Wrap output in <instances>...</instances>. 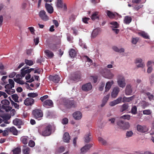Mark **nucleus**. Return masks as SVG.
Masks as SVG:
<instances>
[{
    "label": "nucleus",
    "mask_w": 154,
    "mask_h": 154,
    "mask_svg": "<svg viewBox=\"0 0 154 154\" xmlns=\"http://www.w3.org/2000/svg\"><path fill=\"white\" fill-rule=\"evenodd\" d=\"M117 124L120 129L123 130L128 129L130 127V125L128 122L121 120L117 121Z\"/></svg>",
    "instance_id": "nucleus-1"
},
{
    "label": "nucleus",
    "mask_w": 154,
    "mask_h": 154,
    "mask_svg": "<svg viewBox=\"0 0 154 154\" xmlns=\"http://www.w3.org/2000/svg\"><path fill=\"white\" fill-rule=\"evenodd\" d=\"M32 114L34 117L38 120H41L43 116L42 111L39 109H35L33 110Z\"/></svg>",
    "instance_id": "nucleus-2"
},
{
    "label": "nucleus",
    "mask_w": 154,
    "mask_h": 154,
    "mask_svg": "<svg viewBox=\"0 0 154 154\" xmlns=\"http://www.w3.org/2000/svg\"><path fill=\"white\" fill-rule=\"evenodd\" d=\"M101 73L103 76L108 79H112L114 76V75L110 72V70L107 69H102Z\"/></svg>",
    "instance_id": "nucleus-3"
},
{
    "label": "nucleus",
    "mask_w": 154,
    "mask_h": 154,
    "mask_svg": "<svg viewBox=\"0 0 154 154\" xmlns=\"http://www.w3.org/2000/svg\"><path fill=\"white\" fill-rule=\"evenodd\" d=\"M1 103L2 104V108L4 109L6 112H8L12 109V107L9 106L10 102L6 99L2 101Z\"/></svg>",
    "instance_id": "nucleus-4"
},
{
    "label": "nucleus",
    "mask_w": 154,
    "mask_h": 154,
    "mask_svg": "<svg viewBox=\"0 0 154 154\" xmlns=\"http://www.w3.org/2000/svg\"><path fill=\"white\" fill-rule=\"evenodd\" d=\"M52 126L50 125H47L42 131V135L44 136L50 135L51 133Z\"/></svg>",
    "instance_id": "nucleus-5"
},
{
    "label": "nucleus",
    "mask_w": 154,
    "mask_h": 154,
    "mask_svg": "<svg viewBox=\"0 0 154 154\" xmlns=\"http://www.w3.org/2000/svg\"><path fill=\"white\" fill-rule=\"evenodd\" d=\"M63 103L68 108H70L72 107H75L76 106V103L73 100H64Z\"/></svg>",
    "instance_id": "nucleus-6"
},
{
    "label": "nucleus",
    "mask_w": 154,
    "mask_h": 154,
    "mask_svg": "<svg viewBox=\"0 0 154 154\" xmlns=\"http://www.w3.org/2000/svg\"><path fill=\"white\" fill-rule=\"evenodd\" d=\"M118 83L119 85L121 87L124 88L126 85L125 79L124 77L122 75H119L118 78Z\"/></svg>",
    "instance_id": "nucleus-7"
},
{
    "label": "nucleus",
    "mask_w": 154,
    "mask_h": 154,
    "mask_svg": "<svg viewBox=\"0 0 154 154\" xmlns=\"http://www.w3.org/2000/svg\"><path fill=\"white\" fill-rule=\"evenodd\" d=\"M29 68L28 66H27L26 68L24 67L21 69V74L22 77H24L26 74H28L31 71H34V69H28Z\"/></svg>",
    "instance_id": "nucleus-8"
},
{
    "label": "nucleus",
    "mask_w": 154,
    "mask_h": 154,
    "mask_svg": "<svg viewBox=\"0 0 154 154\" xmlns=\"http://www.w3.org/2000/svg\"><path fill=\"white\" fill-rule=\"evenodd\" d=\"M137 129L138 131L142 133L146 132L149 130L148 128L146 126H142L139 125L137 126Z\"/></svg>",
    "instance_id": "nucleus-9"
},
{
    "label": "nucleus",
    "mask_w": 154,
    "mask_h": 154,
    "mask_svg": "<svg viewBox=\"0 0 154 154\" xmlns=\"http://www.w3.org/2000/svg\"><path fill=\"white\" fill-rule=\"evenodd\" d=\"M39 15L40 18L44 21H47L49 19L48 17L46 14V12L44 10L40 11L39 13Z\"/></svg>",
    "instance_id": "nucleus-10"
},
{
    "label": "nucleus",
    "mask_w": 154,
    "mask_h": 154,
    "mask_svg": "<svg viewBox=\"0 0 154 154\" xmlns=\"http://www.w3.org/2000/svg\"><path fill=\"white\" fill-rule=\"evenodd\" d=\"M92 88V85L91 83L89 82L83 85L82 87V90L85 91H89Z\"/></svg>",
    "instance_id": "nucleus-11"
},
{
    "label": "nucleus",
    "mask_w": 154,
    "mask_h": 154,
    "mask_svg": "<svg viewBox=\"0 0 154 154\" xmlns=\"http://www.w3.org/2000/svg\"><path fill=\"white\" fill-rule=\"evenodd\" d=\"M49 79L55 83H58L60 81V78L58 75H50L49 77Z\"/></svg>",
    "instance_id": "nucleus-12"
},
{
    "label": "nucleus",
    "mask_w": 154,
    "mask_h": 154,
    "mask_svg": "<svg viewBox=\"0 0 154 154\" xmlns=\"http://www.w3.org/2000/svg\"><path fill=\"white\" fill-rule=\"evenodd\" d=\"M72 116L75 119L79 120L82 117V114L80 112L78 111L73 113Z\"/></svg>",
    "instance_id": "nucleus-13"
},
{
    "label": "nucleus",
    "mask_w": 154,
    "mask_h": 154,
    "mask_svg": "<svg viewBox=\"0 0 154 154\" xmlns=\"http://www.w3.org/2000/svg\"><path fill=\"white\" fill-rule=\"evenodd\" d=\"M92 144H88L82 147L81 149V152L83 154L85 153L92 146Z\"/></svg>",
    "instance_id": "nucleus-14"
},
{
    "label": "nucleus",
    "mask_w": 154,
    "mask_h": 154,
    "mask_svg": "<svg viewBox=\"0 0 154 154\" xmlns=\"http://www.w3.org/2000/svg\"><path fill=\"white\" fill-rule=\"evenodd\" d=\"M122 97H120L116 100L110 102L109 103V105L111 106H114L115 105L120 103L122 101Z\"/></svg>",
    "instance_id": "nucleus-15"
},
{
    "label": "nucleus",
    "mask_w": 154,
    "mask_h": 154,
    "mask_svg": "<svg viewBox=\"0 0 154 154\" xmlns=\"http://www.w3.org/2000/svg\"><path fill=\"white\" fill-rule=\"evenodd\" d=\"M81 78V75L80 72H77L75 73L71 77V79L74 81H78Z\"/></svg>",
    "instance_id": "nucleus-16"
},
{
    "label": "nucleus",
    "mask_w": 154,
    "mask_h": 154,
    "mask_svg": "<svg viewBox=\"0 0 154 154\" xmlns=\"http://www.w3.org/2000/svg\"><path fill=\"white\" fill-rule=\"evenodd\" d=\"M31 97H28L24 100V103L25 105H31L34 103V100Z\"/></svg>",
    "instance_id": "nucleus-17"
},
{
    "label": "nucleus",
    "mask_w": 154,
    "mask_h": 154,
    "mask_svg": "<svg viewBox=\"0 0 154 154\" xmlns=\"http://www.w3.org/2000/svg\"><path fill=\"white\" fill-rule=\"evenodd\" d=\"M43 106L46 107L48 106L52 107L53 106V103L52 101L50 100H45L43 103Z\"/></svg>",
    "instance_id": "nucleus-18"
},
{
    "label": "nucleus",
    "mask_w": 154,
    "mask_h": 154,
    "mask_svg": "<svg viewBox=\"0 0 154 154\" xmlns=\"http://www.w3.org/2000/svg\"><path fill=\"white\" fill-rule=\"evenodd\" d=\"M107 16L110 19H113L116 18V16H118V14L117 13H113L109 11H107Z\"/></svg>",
    "instance_id": "nucleus-19"
},
{
    "label": "nucleus",
    "mask_w": 154,
    "mask_h": 154,
    "mask_svg": "<svg viewBox=\"0 0 154 154\" xmlns=\"http://www.w3.org/2000/svg\"><path fill=\"white\" fill-rule=\"evenodd\" d=\"M45 7L48 13L51 14L53 12V7L50 5L46 3L45 4Z\"/></svg>",
    "instance_id": "nucleus-20"
},
{
    "label": "nucleus",
    "mask_w": 154,
    "mask_h": 154,
    "mask_svg": "<svg viewBox=\"0 0 154 154\" xmlns=\"http://www.w3.org/2000/svg\"><path fill=\"white\" fill-rule=\"evenodd\" d=\"M132 92L131 86L130 85H127L126 87L125 93L126 95H130Z\"/></svg>",
    "instance_id": "nucleus-21"
},
{
    "label": "nucleus",
    "mask_w": 154,
    "mask_h": 154,
    "mask_svg": "<svg viewBox=\"0 0 154 154\" xmlns=\"http://www.w3.org/2000/svg\"><path fill=\"white\" fill-rule=\"evenodd\" d=\"M119 91V88L118 87H114L112 92V96H117Z\"/></svg>",
    "instance_id": "nucleus-22"
},
{
    "label": "nucleus",
    "mask_w": 154,
    "mask_h": 154,
    "mask_svg": "<svg viewBox=\"0 0 154 154\" xmlns=\"http://www.w3.org/2000/svg\"><path fill=\"white\" fill-rule=\"evenodd\" d=\"M114 82L113 81H108L107 82L106 85L105 87V92H107L109 91L111 88L112 85L113 84Z\"/></svg>",
    "instance_id": "nucleus-23"
},
{
    "label": "nucleus",
    "mask_w": 154,
    "mask_h": 154,
    "mask_svg": "<svg viewBox=\"0 0 154 154\" xmlns=\"http://www.w3.org/2000/svg\"><path fill=\"white\" fill-rule=\"evenodd\" d=\"M13 124L14 125L17 126H19L18 128H20V126L22 124V121L20 119L16 118L13 121Z\"/></svg>",
    "instance_id": "nucleus-24"
},
{
    "label": "nucleus",
    "mask_w": 154,
    "mask_h": 154,
    "mask_svg": "<svg viewBox=\"0 0 154 154\" xmlns=\"http://www.w3.org/2000/svg\"><path fill=\"white\" fill-rule=\"evenodd\" d=\"M9 132L12 133L14 135H17V131L15 127L14 126L7 128Z\"/></svg>",
    "instance_id": "nucleus-25"
},
{
    "label": "nucleus",
    "mask_w": 154,
    "mask_h": 154,
    "mask_svg": "<svg viewBox=\"0 0 154 154\" xmlns=\"http://www.w3.org/2000/svg\"><path fill=\"white\" fill-rule=\"evenodd\" d=\"M10 117L6 115L4 116L3 117V119L6 120L4 122V123L1 124L0 126L2 127H5L6 126V124H9V122L7 120L10 119Z\"/></svg>",
    "instance_id": "nucleus-26"
},
{
    "label": "nucleus",
    "mask_w": 154,
    "mask_h": 154,
    "mask_svg": "<svg viewBox=\"0 0 154 154\" xmlns=\"http://www.w3.org/2000/svg\"><path fill=\"white\" fill-rule=\"evenodd\" d=\"M46 55L48 57L51 58L53 57L54 54L53 53L48 50H46L44 51Z\"/></svg>",
    "instance_id": "nucleus-27"
},
{
    "label": "nucleus",
    "mask_w": 154,
    "mask_h": 154,
    "mask_svg": "<svg viewBox=\"0 0 154 154\" xmlns=\"http://www.w3.org/2000/svg\"><path fill=\"white\" fill-rule=\"evenodd\" d=\"M98 14V12L96 11L94 12L91 16V19L93 20H95L96 19H99V17Z\"/></svg>",
    "instance_id": "nucleus-28"
},
{
    "label": "nucleus",
    "mask_w": 154,
    "mask_h": 154,
    "mask_svg": "<svg viewBox=\"0 0 154 154\" xmlns=\"http://www.w3.org/2000/svg\"><path fill=\"white\" fill-rule=\"evenodd\" d=\"M63 140L65 142H69L70 140V137L69 133L66 132L63 135Z\"/></svg>",
    "instance_id": "nucleus-29"
},
{
    "label": "nucleus",
    "mask_w": 154,
    "mask_h": 154,
    "mask_svg": "<svg viewBox=\"0 0 154 154\" xmlns=\"http://www.w3.org/2000/svg\"><path fill=\"white\" fill-rule=\"evenodd\" d=\"M69 55L71 57L74 58L76 55V52L73 49H70L69 51Z\"/></svg>",
    "instance_id": "nucleus-30"
},
{
    "label": "nucleus",
    "mask_w": 154,
    "mask_h": 154,
    "mask_svg": "<svg viewBox=\"0 0 154 154\" xmlns=\"http://www.w3.org/2000/svg\"><path fill=\"white\" fill-rule=\"evenodd\" d=\"M132 18L130 17L126 16L124 18V22L126 24H129L131 21Z\"/></svg>",
    "instance_id": "nucleus-31"
},
{
    "label": "nucleus",
    "mask_w": 154,
    "mask_h": 154,
    "mask_svg": "<svg viewBox=\"0 0 154 154\" xmlns=\"http://www.w3.org/2000/svg\"><path fill=\"white\" fill-rule=\"evenodd\" d=\"M113 49L116 52H119L120 53L124 52L125 51L124 49L121 48L119 49L117 47L114 46L112 47Z\"/></svg>",
    "instance_id": "nucleus-32"
},
{
    "label": "nucleus",
    "mask_w": 154,
    "mask_h": 154,
    "mask_svg": "<svg viewBox=\"0 0 154 154\" xmlns=\"http://www.w3.org/2000/svg\"><path fill=\"white\" fill-rule=\"evenodd\" d=\"M110 24L112 25L111 26L112 29V28H119V25L116 22H112L109 23Z\"/></svg>",
    "instance_id": "nucleus-33"
},
{
    "label": "nucleus",
    "mask_w": 154,
    "mask_h": 154,
    "mask_svg": "<svg viewBox=\"0 0 154 154\" xmlns=\"http://www.w3.org/2000/svg\"><path fill=\"white\" fill-rule=\"evenodd\" d=\"M109 97H104L103 98L102 101V103L100 105L101 107H103L105 105Z\"/></svg>",
    "instance_id": "nucleus-34"
},
{
    "label": "nucleus",
    "mask_w": 154,
    "mask_h": 154,
    "mask_svg": "<svg viewBox=\"0 0 154 154\" xmlns=\"http://www.w3.org/2000/svg\"><path fill=\"white\" fill-rule=\"evenodd\" d=\"M28 137L26 136H23L22 137L20 138L21 141L24 144H26L28 143Z\"/></svg>",
    "instance_id": "nucleus-35"
},
{
    "label": "nucleus",
    "mask_w": 154,
    "mask_h": 154,
    "mask_svg": "<svg viewBox=\"0 0 154 154\" xmlns=\"http://www.w3.org/2000/svg\"><path fill=\"white\" fill-rule=\"evenodd\" d=\"M140 35L142 37L146 39H149V37L147 34L144 32H140Z\"/></svg>",
    "instance_id": "nucleus-36"
},
{
    "label": "nucleus",
    "mask_w": 154,
    "mask_h": 154,
    "mask_svg": "<svg viewBox=\"0 0 154 154\" xmlns=\"http://www.w3.org/2000/svg\"><path fill=\"white\" fill-rule=\"evenodd\" d=\"M21 149L20 147H17L12 150L13 154H19L21 152Z\"/></svg>",
    "instance_id": "nucleus-37"
},
{
    "label": "nucleus",
    "mask_w": 154,
    "mask_h": 154,
    "mask_svg": "<svg viewBox=\"0 0 154 154\" xmlns=\"http://www.w3.org/2000/svg\"><path fill=\"white\" fill-rule=\"evenodd\" d=\"M58 44H53L51 45L50 46V48L53 51H56L57 49H58V46H57Z\"/></svg>",
    "instance_id": "nucleus-38"
},
{
    "label": "nucleus",
    "mask_w": 154,
    "mask_h": 154,
    "mask_svg": "<svg viewBox=\"0 0 154 154\" xmlns=\"http://www.w3.org/2000/svg\"><path fill=\"white\" fill-rule=\"evenodd\" d=\"M14 80L15 81V82L18 83L19 84L23 85L24 84V82L22 80H20V79L19 78H14Z\"/></svg>",
    "instance_id": "nucleus-39"
},
{
    "label": "nucleus",
    "mask_w": 154,
    "mask_h": 154,
    "mask_svg": "<svg viewBox=\"0 0 154 154\" xmlns=\"http://www.w3.org/2000/svg\"><path fill=\"white\" fill-rule=\"evenodd\" d=\"M25 63L29 66H31L33 65L34 63L33 62L32 60H29L27 59H25Z\"/></svg>",
    "instance_id": "nucleus-40"
},
{
    "label": "nucleus",
    "mask_w": 154,
    "mask_h": 154,
    "mask_svg": "<svg viewBox=\"0 0 154 154\" xmlns=\"http://www.w3.org/2000/svg\"><path fill=\"white\" fill-rule=\"evenodd\" d=\"M91 136L90 133H89L87 134L85 137V141L86 143H88L89 142L91 138L89 137V136Z\"/></svg>",
    "instance_id": "nucleus-41"
},
{
    "label": "nucleus",
    "mask_w": 154,
    "mask_h": 154,
    "mask_svg": "<svg viewBox=\"0 0 154 154\" xmlns=\"http://www.w3.org/2000/svg\"><path fill=\"white\" fill-rule=\"evenodd\" d=\"M128 107L127 105L126 104H124L122 106L120 109L121 112H122L125 111H126L128 109Z\"/></svg>",
    "instance_id": "nucleus-42"
},
{
    "label": "nucleus",
    "mask_w": 154,
    "mask_h": 154,
    "mask_svg": "<svg viewBox=\"0 0 154 154\" xmlns=\"http://www.w3.org/2000/svg\"><path fill=\"white\" fill-rule=\"evenodd\" d=\"M57 6L60 8H62L63 7V2L62 0H57Z\"/></svg>",
    "instance_id": "nucleus-43"
},
{
    "label": "nucleus",
    "mask_w": 154,
    "mask_h": 154,
    "mask_svg": "<svg viewBox=\"0 0 154 154\" xmlns=\"http://www.w3.org/2000/svg\"><path fill=\"white\" fill-rule=\"evenodd\" d=\"M133 134V133L132 131H127L126 133V137L127 138L131 137Z\"/></svg>",
    "instance_id": "nucleus-44"
},
{
    "label": "nucleus",
    "mask_w": 154,
    "mask_h": 154,
    "mask_svg": "<svg viewBox=\"0 0 154 154\" xmlns=\"http://www.w3.org/2000/svg\"><path fill=\"white\" fill-rule=\"evenodd\" d=\"M29 147H25L23 150V152L24 154H29Z\"/></svg>",
    "instance_id": "nucleus-45"
},
{
    "label": "nucleus",
    "mask_w": 154,
    "mask_h": 154,
    "mask_svg": "<svg viewBox=\"0 0 154 154\" xmlns=\"http://www.w3.org/2000/svg\"><path fill=\"white\" fill-rule=\"evenodd\" d=\"M120 118L129 120L130 118V116L129 115H125L121 116Z\"/></svg>",
    "instance_id": "nucleus-46"
},
{
    "label": "nucleus",
    "mask_w": 154,
    "mask_h": 154,
    "mask_svg": "<svg viewBox=\"0 0 154 154\" xmlns=\"http://www.w3.org/2000/svg\"><path fill=\"white\" fill-rule=\"evenodd\" d=\"M5 91L8 94L10 95L13 94L15 92L14 89H10L8 90H5Z\"/></svg>",
    "instance_id": "nucleus-47"
},
{
    "label": "nucleus",
    "mask_w": 154,
    "mask_h": 154,
    "mask_svg": "<svg viewBox=\"0 0 154 154\" xmlns=\"http://www.w3.org/2000/svg\"><path fill=\"white\" fill-rule=\"evenodd\" d=\"M98 33V32L97 29H94L92 32V36L93 37H95L97 36Z\"/></svg>",
    "instance_id": "nucleus-48"
},
{
    "label": "nucleus",
    "mask_w": 154,
    "mask_h": 154,
    "mask_svg": "<svg viewBox=\"0 0 154 154\" xmlns=\"http://www.w3.org/2000/svg\"><path fill=\"white\" fill-rule=\"evenodd\" d=\"M68 122V119L66 118H63L61 121V123L63 125H66Z\"/></svg>",
    "instance_id": "nucleus-49"
},
{
    "label": "nucleus",
    "mask_w": 154,
    "mask_h": 154,
    "mask_svg": "<svg viewBox=\"0 0 154 154\" xmlns=\"http://www.w3.org/2000/svg\"><path fill=\"white\" fill-rule=\"evenodd\" d=\"M133 97H130L128 98H126V97H124L123 100L124 102H129L130 101L132 100V98Z\"/></svg>",
    "instance_id": "nucleus-50"
},
{
    "label": "nucleus",
    "mask_w": 154,
    "mask_h": 154,
    "mask_svg": "<svg viewBox=\"0 0 154 154\" xmlns=\"http://www.w3.org/2000/svg\"><path fill=\"white\" fill-rule=\"evenodd\" d=\"M79 45L83 48L85 49L87 48V46L85 43L82 42V41H80L79 42Z\"/></svg>",
    "instance_id": "nucleus-51"
},
{
    "label": "nucleus",
    "mask_w": 154,
    "mask_h": 154,
    "mask_svg": "<svg viewBox=\"0 0 154 154\" xmlns=\"http://www.w3.org/2000/svg\"><path fill=\"white\" fill-rule=\"evenodd\" d=\"M98 140L100 143L103 145H105L106 143V141L102 137H99L98 138Z\"/></svg>",
    "instance_id": "nucleus-52"
},
{
    "label": "nucleus",
    "mask_w": 154,
    "mask_h": 154,
    "mask_svg": "<svg viewBox=\"0 0 154 154\" xmlns=\"http://www.w3.org/2000/svg\"><path fill=\"white\" fill-rule=\"evenodd\" d=\"M137 108L135 106H133L131 109L132 113L134 114L137 113Z\"/></svg>",
    "instance_id": "nucleus-53"
},
{
    "label": "nucleus",
    "mask_w": 154,
    "mask_h": 154,
    "mask_svg": "<svg viewBox=\"0 0 154 154\" xmlns=\"http://www.w3.org/2000/svg\"><path fill=\"white\" fill-rule=\"evenodd\" d=\"M90 20V18L86 17H84L82 18V21L85 23H88V21Z\"/></svg>",
    "instance_id": "nucleus-54"
},
{
    "label": "nucleus",
    "mask_w": 154,
    "mask_h": 154,
    "mask_svg": "<svg viewBox=\"0 0 154 154\" xmlns=\"http://www.w3.org/2000/svg\"><path fill=\"white\" fill-rule=\"evenodd\" d=\"M138 41V39L137 38H133L131 40V42L134 44L135 45Z\"/></svg>",
    "instance_id": "nucleus-55"
},
{
    "label": "nucleus",
    "mask_w": 154,
    "mask_h": 154,
    "mask_svg": "<svg viewBox=\"0 0 154 154\" xmlns=\"http://www.w3.org/2000/svg\"><path fill=\"white\" fill-rule=\"evenodd\" d=\"M29 146L31 147H33L34 146L35 143L34 141L32 140H30L29 142Z\"/></svg>",
    "instance_id": "nucleus-56"
},
{
    "label": "nucleus",
    "mask_w": 154,
    "mask_h": 154,
    "mask_svg": "<svg viewBox=\"0 0 154 154\" xmlns=\"http://www.w3.org/2000/svg\"><path fill=\"white\" fill-rule=\"evenodd\" d=\"M143 113L145 115H149L151 114V112L149 109L145 110L143 111Z\"/></svg>",
    "instance_id": "nucleus-57"
},
{
    "label": "nucleus",
    "mask_w": 154,
    "mask_h": 154,
    "mask_svg": "<svg viewBox=\"0 0 154 154\" xmlns=\"http://www.w3.org/2000/svg\"><path fill=\"white\" fill-rule=\"evenodd\" d=\"M8 82L9 84L11 85L12 87H14V83L13 80L11 79H10L8 80Z\"/></svg>",
    "instance_id": "nucleus-58"
},
{
    "label": "nucleus",
    "mask_w": 154,
    "mask_h": 154,
    "mask_svg": "<svg viewBox=\"0 0 154 154\" xmlns=\"http://www.w3.org/2000/svg\"><path fill=\"white\" fill-rule=\"evenodd\" d=\"M154 75H152L149 78L150 82L151 84H152L154 82Z\"/></svg>",
    "instance_id": "nucleus-59"
},
{
    "label": "nucleus",
    "mask_w": 154,
    "mask_h": 154,
    "mask_svg": "<svg viewBox=\"0 0 154 154\" xmlns=\"http://www.w3.org/2000/svg\"><path fill=\"white\" fill-rule=\"evenodd\" d=\"M105 83H102L101 85H100V87L99 88V90L100 91H102L104 88V86H105Z\"/></svg>",
    "instance_id": "nucleus-60"
},
{
    "label": "nucleus",
    "mask_w": 154,
    "mask_h": 154,
    "mask_svg": "<svg viewBox=\"0 0 154 154\" xmlns=\"http://www.w3.org/2000/svg\"><path fill=\"white\" fill-rule=\"evenodd\" d=\"M5 87V88L6 89V90L10 89L12 88H14V87H12L11 85L9 84H8L6 85Z\"/></svg>",
    "instance_id": "nucleus-61"
},
{
    "label": "nucleus",
    "mask_w": 154,
    "mask_h": 154,
    "mask_svg": "<svg viewBox=\"0 0 154 154\" xmlns=\"http://www.w3.org/2000/svg\"><path fill=\"white\" fill-rule=\"evenodd\" d=\"M64 150V148L63 146L60 147L58 150V152L60 153L63 152Z\"/></svg>",
    "instance_id": "nucleus-62"
},
{
    "label": "nucleus",
    "mask_w": 154,
    "mask_h": 154,
    "mask_svg": "<svg viewBox=\"0 0 154 154\" xmlns=\"http://www.w3.org/2000/svg\"><path fill=\"white\" fill-rule=\"evenodd\" d=\"M11 103L13 105H14V107L17 109H18L19 107V105L17 103H14L13 101H11Z\"/></svg>",
    "instance_id": "nucleus-63"
},
{
    "label": "nucleus",
    "mask_w": 154,
    "mask_h": 154,
    "mask_svg": "<svg viewBox=\"0 0 154 154\" xmlns=\"http://www.w3.org/2000/svg\"><path fill=\"white\" fill-rule=\"evenodd\" d=\"M75 18V16L73 14H72L70 17L69 19L70 21H74Z\"/></svg>",
    "instance_id": "nucleus-64"
}]
</instances>
